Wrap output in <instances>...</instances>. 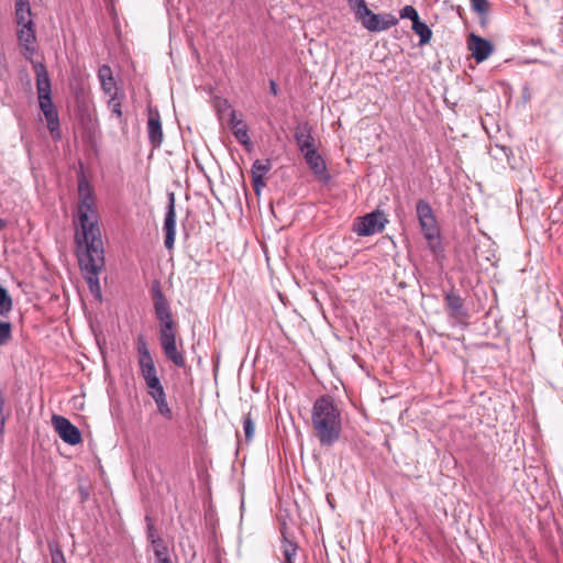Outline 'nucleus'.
I'll use <instances>...</instances> for the list:
<instances>
[{
	"mask_svg": "<svg viewBox=\"0 0 563 563\" xmlns=\"http://www.w3.org/2000/svg\"><path fill=\"white\" fill-rule=\"evenodd\" d=\"M78 197L77 222L79 229L75 233V241L79 249L78 261L91 292H99L98 276L104 266V249L93 189L84 176L78 179Z\"/></svg>",
	"mask_w": 563,
	"mask_h": 563,
	"instance_id": "1",
	"label": "nucleus"
},
{
	"mask_svg": "<svg viewBox=\"0 0 563 563\" xmlns=\"http://www.w3.org/2000/svg\"><path fill=\"white\" fill-rule=\"evenodd\" d=\"M311 422L321 446H332L339 441L342 433V413L331 396L323 395L316 399Z\"/></svg>",
	"mask_w": 563,
	"mask_h": 563,
	"instance_id": "2",
	"label": "nucleus"
},
{
	"mask_svg": "<svg viewBox=\"0 0 563 563\" xmlns=\"http://www.w3.org/2000/svg\"><path fill=\"white\" fill-rule=\"evenodd\" d=\"M36 75V90L38 107L45 117L47 129L54 140H60V123L58 111L52 100V84L48 71L43 64L34 67Z\"/></svg>",
	"mask_w": 563,
	"mask_h": 563,
	"instance_id": "3",
	"label": "nucleus"
},
{
	"mask_svg": "<svg viewBox=\"0 0 563 563\" xmlns=\"http://www.w3.org/2000/svg\"><path fill=\"white\" fill-rule=\"evenodd\" d=\"M417 218L428 246L434 255L443 252V245L440 240V228L430 203L419 199L416 205Z\"/></svg>",
	"mask_w": 563,
	"mask_h": 563,
	"instance_id": "4",
	"label": "nucleus"
},
{
	"mask_svg": "<svg viewBox=\"0 0 563 563\" xmlns=\"http://www.w3.org/2000/svg\"><path fill=\"white\" fill-rule=\"evenodd\" d=\"M388 219L380 210H375L356 219L353 231L358 236H369L383 232Z\"/></svg>",
	"mask_w": 563,
	"mask_h": 563,
	"instance_id": "5",
	"label": "nucleus"
},
{
	"mask_svg": "<svg viewBox=\"0 0 563 563\" xmlns=\"http://www.w3.org/2000/svg\"><path fill=\"white\" fill-rule=\"evenodd\" d=\"M159 343L165 357L175 366L184 368L186 366L185 352L178 349L177 332L159 335Z\"/></svg>",
	"mask_w": 563,
	"mask_h": 563,
	"instance_id": "6",
	"label": "nucleus"
},
{
	"mask_svg": "<svg viewBox=\"0 0 563 563\" xmlns=\"http://www.w3.org/2000/svg\"><path fill=\"white\" fill-rule=\"evenodd\" d=\"M52 423L59 438L69 445L79 444L82 440L79 429L63 416H53Z\"/></svg>",
	"mask_w": 563,
	"mask_h": 563,
	"instance_id": "7",
	"label": "nucleus"
},
{
	"mask_svg": "<svg viewBox=\"0 0 563 563\" xmlns=\"http://www.w3.org/2000/svg\"><path fill=\"white\" fill-rule=\"evenodd\" d=\"M361 20L362 25L368 30L369 32H382L386 31L398 23V19L390 14H376L369 10L368 14H362Z\"/></svg>",
	"mask_w": 563,
	"mask_h": 563,
	"instance_id": "8",
	"label": "nucleus"
},
{
	"mask_svg": "<svg viewBox=\"0 0 563 563\" xmlns=\"http://www.w3.org/2000/svg\"><path fill=\"white\" fill-rule=\"evenodd\" d=\"M163 230L165 233V247L167 250H172L174 247L176 236V212L174 192L168 194V205L165 213Z\"/></svg>",
	"mask_w": 563,
	"mask_h": 563,
	"instance_id": "9",
	"label": "nucleus"
},
{
	"mask_svg": "<svg viewBox=\"0 0 563 563\" xmlns=\"http://www.w3.org/2000/svg\"><path fill=\"white\" fill-rule=\"evenodd\" d=\"M468 48L477 63L486 60L493 53L494 46L488 41L474 33L468 35Z\"/></svg>",
	"mask_w": 563,
	"mask_h": 563,
	"instance_id": "10",
	"label": "nucleus"
},
{
	"mask_svg": "<svg viewBox=\"0 0 563 563\" xmlns=\"http://www.w3.org/2000/svg\"><path fill=\"white\" fill-rule=\"evenodd\" d=\"M303 157L307 165L319 179V181L328 184L331 179V176L327 170V165L323 157L317 152V150L305 153Z\"/></svg>",
	"mask_w": 563,
	"mask_h": 563,
	"instance_id": "11",
	"label": "nucleus"
},
{
	"mask_svg": "<svg viewBox=\"0 0 563 563\" xmlns=\"http://www.w3.org/2000/svg\"><path fill=\"white\" fill-rule=\"evenodd\" d=\"M147 136L153 148H158L163 143V129L161 115L157 110L150 109L147 119Z\"/></svg>",
	"mask_w": 563,
	"mask_h": 563,
	"instance_id": "12",
	"label": "nucleus"
},
{
	"mask_svg": "<svg viewBox=\"0 0 563 563\" xmlns=\"http://www.w3.org/2000/svg\"><path fill=\"white\" fill-rule=\"evenodd\" d=\"M294 137L299 151L302 154L316 150L312 129L308 123L299 125L295 131Z\"/></svg>",
	"mask_w": 563,
	"mask_h": 563,
	"instance_id": "13",
	"label": "nucleus"
},
{
	"mask_svg": "<svg viewBox=\"0 0 563 563\" xmlns=\"http://www.w3.org/2000/svg\"><path fill=\"white\" fill-rule=\"evenodd\" d=\"M139 367L148 390L162 386L153 358L139 361Z\"/></svg>",
	"mask_w": 563,
	"mask_h": 563,
	"instance_id": "14",
	"label": "nucleus"
},
{
	"mask_svg": "<svg viewBox=\"0 0 563 563\" xmlns=\"http://www.w3.org/2000/svg\"><path fill=\"white\" fill-rule=\"evenodd\" d=\"M98 79H99L101 89L106 95L110 96V95L119 93L117 81L113 77L112 69L109 65L103 64L99 67Z\"/></svg>",
	"mask_w": 563,
	"mask_h": 563,
	"instance_id": "15",
	"label": "nucleus"
},
{
	"mask_svg": "<svg viewBox=\"0 0 563 563\" xmlns=\"http://www.w3.org/2000/svg\"><path fill=\"white\" fill-rule=\"evenodd\" d=\"M148 394L154 399L157 412L167 420L173 419V411L166 398V393L163 385L148 390Z\"/></svg>",
	"mask_w": 563,
	"mask_h": 563,
	"instance_id": "16",
	"label": "nucleus"
},
{
	"mask_svg": "<svg viewBox=\"0 0 563 563\" xmlns=\"http://www.w3.org/2000/svg\"><path fill=\"white\" fill-rule=\"evenodd\" d=\"M229 123L233 130L235 139L242 145H249L251 143V139L249 136L247 126L243 120L236 118L235 111L231 112Z\"/></svg>",
	"mask_w": 563,
	"mask_h": 563,
	"instance_id": "17",
	"label": "nucleus"
},
{
	"mask_svg": "<svg viewBox=\"0 0 563 563\" xmlns=\"http://www.w3.org/2000/svg\"><path fill=\"white\" fill-rule=\"evenodd\" d=\"M15 19L19 26L33 25L30 0L15 1Z\"/></svg>",
	"mask_w": 563,
	"mask_h": 563,
	"instance_id": "18",
	"label": "nucleus"
},
{
	"mask_svg": "<svg viewBox=\"0 0 563 563\" xmlns=\"http://www.w3.org/2000/svg\"><path fill=\"white\" fill-rule=\"evenodd\" d=\"M153 300L157 319L172 313L169 303L158 286L153 290Z\"/></svg>",
	"mask_w": 563,
	"mask_h": 563,
	"instance_id": "19",
	"label": "nucleus"
},
{
	"mask_svg": "<svg viewBox=\"0 0 563 563\" xmlns=\"http://www.w3.org/2000/svg\"><path fill=\"white\" fill-rule=\"evenodd\" d=\"M18 37L26 51L34 53L35 47L33 44L35 43L36 37L33 25H21L18 31Z\"/></svg>",
	"mask_w": 563,
	"mask_h": 563,
	"instance_id": "20",
	"label": "nucleus"
},
{
	"mask_svg": "<svg viewBox=\"0 0 563 563\" xmlns=\"http://www.w3.org/2000/svg\"><path fill=\"white\" fill-rule=\"evenodd\" d=\"M445 303L450 313L453 317H462L465 316V311L463 308V299L456 292H448L445 295Z\"/></svg>",
	"mask_w": 563,
	"mask_h": 563,
	"instance_id": "21",
	"label": "nucleus"
},
{
	"mask_svg": "<svg viewBox=\"0 0 563 563\" xmlns=\"http://www.w3.org/2000/svg\"><path fill=\"white\" fill-rule=\"evenodd\" d=\"M412 31L420 37V45H424L430 42L432 37L431 29L420 20H415L411 26Z\"/></svg>",
	"mask_w": 563,
	"mask_h": 563,
	"instance_id": "22",
	"label": "nucleus"
},
{
	"mask_svg": "<svg viewBox=\"0 0 563 563\" xmlns=\"http://www.w3.org/2000/svg\"><path fill=\"white\" fill-rule=\"evenodd\" d=\"M472 10L479 15V23L484 27L488 23V1L487 0H471Z\"/></svg>",
	"mask_w": 563,
	"mask_h": 563,
	"instance_id": "23",
	"label": "nucleus"
},
{
	"mask_svg": "<svg viewBox=\"0 0 563 563\" xmlns=\"http://www.w3.org/2000/svg\"><path fill=\"white\" fill-rule=\"evenodd\" d=\"M13 309V300L8 290L0 285V316L8 317Z\"/></svg>",
	"mask_w": 563,
	"mask_h": 563,
	"instance_id": "24",
	"label": "nucleus"
},
{
	"mask_svg": "<svg viewBox=\"0 0 563 563\" xmlns=\"http://www.w3.org/2000/svg\"><path fill=\"white\" fill-rule=\"evenodd\" d=\"M153 550L156 558V563L162 562L163 559H170L168 554V548L165 543V541L157 536L156 539H153Z\"/></svg>",
	"mask_w": 563,
	"mask_h": 563,
	"instance_id": "25",
	"label": "nucleus"
},
{
	"mask_svg": "<svg viewBox=\"0 0 563 563\" xmlns=\"http://www.w3.org/2000/svg\"><path fill=\"white\" fill-rule=\"evenodd\" d=\"M161 323L159 325V335L162 334H168V333H175L176 330V323L173 319V314L165 316L163 318L157 319Z\"/></svg>",
	"mask_w": 563,
	"mask_h": 563,
	"instance_id": "26",
	"label": "nucleus"
},
{
	"mask_svg": "<svg viewBox=\"0 0 563 563\" xmlns=\"http://www.w3.org/2000/svg\"><path fill=\"white\" fill-rule=\"evenodd\" d=\"M271 162L266 161H260L256 159L252 165V176H256L258 178H264L265 174H267L271 170Z\"/></svg>",
	"mask_w": 563,
	"mask_h": 563,
	"instance_id": "27",
	"label": "nucleus"
},
{
	"mask_svg": "<svg viewBox=\"0 0 563 563\" xmlns=\"http://www.w3.org/2000/svg\"><path fill=\"white\" fill-rule=\"evenodd\" d=\"M108 100V107L110 108L111 112L117 117H122V104L121 99L123 98V93H121V97L119 98V93L110 95Z\"/></svg>",
	"mask_w": 563,
	"mask_h": 563,
	"instance_id": "28",
	"label": "nucleus"
},
{
	"mask_svg": "<svg viewBox=\"0 0 563 563\" xmlns=\"http://www.w3.org/2000/svg\"><path fill=\"white\" fill-rule=\"evenodd\" d=\"M12 338V324L0 320V346L5 345Z\"/></svg>",
	"mask_w": 563,
	"mask_h": 563,
	"instance_id": "29",
	"label": "nucleus"
},
{
	"mask_svg": "<svg viewBox=\"0 0 563 563\" xmlns=\"http://www.w3.org/2000/svg\"><path fill=\"white\" fill-rule=\"evenodd\" d=\"M284 563H295L294 558L297 553V544L290 541H286L283 545Z\"/></svg>",
	"mask_w": 563,
	"mask_h": 563,
	"instance_id": "30",
	"label": "nucleus"
},
{
	"mask_svg": "<svg viewBox=\"0 0 563 563\" xmlns=\"http://www.w3.org/2000/svg\"><path fill=\"white\" fill-rule=\"evenodd\" d=\"M350 7L354 11L356 18H362V14H368L369 9L366 5L365 0H347Z\"/></svg>",
	"mask_w": 563,
	"mask_h": 563,
	"instance_id": "31",
	"label": "nucleus"
},
{
	"mask_svg": "<svg viewBox=\"0 0 563 563\" xmlns=\"http://www.w3.org/2000/svg\"><path fill=\"white\" fill-rule=\"evenodd\" d=\"M137 354H139V361H145L153 358L148 347L147 343L143 335H140L137 339Z\"/></svg>",
	"mask_w": 563,
	"mask_h": 563,
	"instance_id": "32",
	"label": "nucleus"
},
{
	"mask_svg": "<svg viewBox=\"0 0 563 563\" xmlns=\"http://www.w3.org/2000/svg\"><path fill=\"white\" fill-rule=\"evenodd\" d=\"M5 402H7L5 396L0 390V437H2L4 433L5 422L9 417V413H10L9 410L5 412Z\"/></svg>",
	"mask_w": 563,
	"mask_h": 563,
	"instance_id": "33",
	"label": "nucleus"
},
{
	"mask_svg": "<svg viewBox=\"0 0 563 563\" xmlns=\"http://www.w3.org/2000/svg\"><path fill=\"white\" fill-rule=\"evenodd\" d=\"M243 430L245 434V440L247 442L252 441L254 437L255 424L250 413L243 418Z\"/></svg>",
	"mask_w": 563,
	"mask_h": 563,
	"instance_id": "34",
	"label": "nucleus"
},
{
	"mask_svg": "<svg viewBox=\"0 0 563 563\" xmlns=\"http://www.w3.org/2000/svg\"><path fill=\"white\" fill-rule=\"evenodd\" d=\"M399 15L401 19H409L413 23L415 20L419 19L418 11L412 5H405L400 11Z\"/></svg>",
	"mask_w": 563,
	"mask_h": 563,
	"instance_id": "35",
	"label": "nucleus"
},
{
	"mask_svg": "<svg viewBox=\"0 0 563 563\" xmlns=\"http://www.w3.org/2000/svg\"><path fill=\"white\" fill-rule=\"evenodd\" d=\"M252 179H253V187H254L255 191L258 192L260 189L265 186L263 178L252 176Z\"/></svg>",
	"mask_w": 563,
	"mask_h": 563,
	"instance_id": "36",
	"label": "nucleus"
},
{
	"mask_svg": "<svg viewBox=\"0 0 563 563\" xmlns=\"http://www.w3.org/2000/svg\"><path fill=\"white\" fill-rule=\"evenodd\" d=\"M52 562L53 563H66L65 559H64V555H63V553L60 551H57L56 554H53Z\"/></svg>",
	"mask_w": 563,
	"mask_h": 563,
	"instance_id": "37",
	"label": "nucleus"
},
{
	"mask_svg": "<svg viewBox=\"0 0 563 563\" xmlns=\"http://www.w3.org/2000/svg\"><path fill=\"white\" fill-rule=\"evenodd\" d=\"M147 538H148V540L151 541L152 544H153V539L157 538V536L155 533V529H154V527L152 525L148 526Z\"/></svg>",
	"mask_w": 563,
	"mask_h": 563,
	"instance_id": "38",
	"label": "nucleus"
},
{
	"mask_svg": "<svg viewBox=\"0 0 563 563\" xmlns=\"http://www.w3.org/2000/svg\"><path fill=\"white\" fill-rule=\"evenodd\" d=\"M269 90L274 96H276L278 93V87L274 80L269 81Z\"/></svg>",
	"mask_w": 563,
	"mask_h": 563,
	"instance_id": "39",
	"label": "nucleus"
},
{
	"mask_svg": "<svg viewBox=\"0 0 563 563\" xmlns=\"http://www.w3.org/2000/svg\"><path fill=\"white\" fill-rule=\"evenodd\" d=\"M79 493H80V496H81V499L85 500L87 497H88V493L85 488L80 487L79 488Z\"/></svg>",
	"mask_w": 563,
	"mask_h": 563,
	"instance_id": "40",
	"label": "nucleus"
},
{
	"mask_svg": "<svg viewBox=\"0 0 563 563\" xmlns=\"http://www.w3.org/2000/svg\"><path fill=\"white\" fill-rule=\"evenodd\" d=\"M4 227H5L4 220L0 219V230L3 229Z\"/></svg>",
	"mask_w": 563,
	"mask_h": 563,
	"instance_id": "41",
	"label": "nucleus"
},
{
	"mask_svg": "<svg viewBox=\"0 0 563 563\" xmlns=\"http://www.w3.org/2000/svg\"><path fill=\"white\" fill-rule=\"evenodd\" d=\"M157 563H173L170 559H163L162 562H157Z\"/></svg>",
	"mask_w": 563,
	"mask_h": 563,
	"instance_id": "42",
	"label": "nucleus"
}]
</instances>
